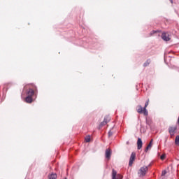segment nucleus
Listing matches in <instances>:
<instances>
[{
  "label": "nucleus",
  "mask_w": 179,
  "mask_h": 179,
  "mask_svg": "<svg viewBox=\"0 0 179 179\" xmlns=\"http://www.w3.org/2000/svg\"><path fill=\"white\" fill-rule=\"evenodd\" d=\"M148 170H149V168L146 166L141 167L138 172L139 177H145V176H146V172L148 171Z\"/></svg>",
  "instance_id": "1"
},
{
  "label": "nucleus",
  "mask_w": 179,
  "mask_h": 179,
  "mask_svg": "<svg viewBox=\"0 0 179 179\" xmlns=\"http://www.w3.org/2000/svg\"><path fill=\"white\" fill-rule=\"evenodd\" d=\"M137 112L138 113V114H144V115H148V110L145 109V108L142 107V106L138 105L137 106Z\"/></svg>",
  "instance_id": "2"
},
{
  "label": "nucleus",
  "mask_w": 179,
  "mask_h": 179,
  "mask_svg": "<svg viewBox=\"0 0 179 179\" xmlns=\"http://www.w3.org/2000/svg\"><path fill=\"white\" fill-rule=\"evenodd\" d=\"M112 179H122V176L120 174H117V171L113 169Z\"/></svg>",
  "instance_id": "3"
},
{
  "label": "nucleus",
  "mask_w": 179,
  "mask_h": 179,
  "mask_svg": "<svg viewBox=\"0 0 179 179\" xmlns=\"http://www.w3.org/2000/svg\"><path fill=\"white\" fill-rule=\"evenodd\" d=\"M135 157H136V154L135 152H131L129 162V166H131L132 164H134V162H135Z\"/></svg>",
  "instance_id": "4"
},
{
  "label": "nucleus",
  "mask_w": 179,
  "mask_h": 179,
  "mask_svg": "<svg viewBox=\"0 0 179 179\" xmlns=\"http://www.w3.org/2000/svg\"><path fill=\"white\" fill-rule=\"evenodd\" d=\"M162 38L164 41H170V36H169V34H166V32L162 33Z\"/></svg>",
  "instance_id": "5"
},
{
  "label": "nucleus",
  "mask_w": 179,
  "mask_h": 179,
  "mask_svg": "<svg viewBox=\"0 0 179 179\" xmlns=\"http://www.w3.org/2000/svg\"><path fill=\"white\" fill-rule=\"evenodd\" d=\"M105 156H106V158L108 159V160H110L111 157V150L106 149L105 152Z\"/></svg>",
  "instance_id": "6"
},
{
  "label": "nucleus",
  "mask_w": 179,
  "mask_h": 179,
  "mask_svg": "<svg viewBox=\"0 0 179 179\" xmlns=\"http://www.w3.org/2000/svg\"><path fill=\"white\" fill-rule=\"evenodd\" d=\"M142 139L141 138H138L137 141V149H142Z\"/></svg>",
  "instance_id": "7"
},
{
  "label": "nucleus",
  "mask_w": 179,
  "mask_h": 179,
  "mask_svg": "<svg viewBox=\"0 0 179 179\" xmlns=\"http://www.w3.org/2000/svg\"><path fill=\"white\" fill-rule=\"evenodd\" d=\"M27 96L29 97H31L32 96H34V90H33V89H29L27 92Z\"/></svg>",
  "instance_id": "8"
},
{
  "label": "nucleus",
  "mask_w": 179,
  "mask_h": 179,
  "mask_svg": "<svg viewBox=\"0 0 179 179\" xmlns=\"http://www.w3.org/2000/svg\"><path fill=\"white\" fill-rule=\"evenodd\" d=\"M176 129H177L176 127H169V134L171 136H173V135H174V133L176 132Z\"/></svg>",
  "instance_id": "9"
},
{
  "label": "nucleus",
  "mask_w": 179,
  "mask_h": 179,
  "mask_svg": "<svg viewBox=\"0 0 179 179\" xmlns=\"http://www.w3.org/2000/svg\"><path fill=\"white\" fill-rule=\"evenodd\" d=\"M152 145H153V140H151L149 144L148 145V146L146 147L145 152H148L149 149H152Z\"/></svg>",
  "instance_id": "10"
},
{
  "label": "nucleus",
  "mask_w": 179,
  "mask_h": 179,
  "mask_svg": "<svg viewBox=\"0 0 179 179\" xmlns=\"http://www.w3.org/2000/svg\"><path fill=\"white\" fill-rule=\"evenodd\" d=\"M26 103H33V98L31 96H27L25 98Z\"/></svg>",
  "instance_id": "11"
},
{
  "label": "nucleus",
  "mask_w": 179,
  "mask_h": 179,
  "mask_svg": "<svg viewBox=\"0 0 179 179\" xmlns=\"http://www.w3.org/2000/svg\"><path fill=\"white\" fill-rule=\"evenodd\" d=\"M57 177H58V176L57 175V173H51L49 176V179H57Z\"/></svg>",
  "instance_id": "12"
},
{
  "label": "nucleus",
  "mask_w": 179,
  "mask_h": 179,
  "mask_svg": "<svg viewBox=\"0 0 179 179\" xmlns=\"http://www.w3.org/2000/svg\"><path fill=\"white\" fill-rule=\"evenodd\" d=\"M110 120H111L110 116H106L103 119V121H105L107 124V123L110 122Z\"/></svg>",
  "instance_id": "13"
},
{
  "label": "nucleus",
  "mask_w": 179,
  "mask_h": 179,
  "mask_svg": "<svg viewBox=\"0 0 179 179\" xmlns=\"http://www.w3.org/2000/svg\"><path fill=\"white\" fill-rule=\"evenodd\" d=\"M175 143L176 145H179V136H176L175 138Z\"/></svg>",
  "instance_id": "14"
},
{
  "label": "nucleus",
  "mask_w": 179,
  "mask_h": 179,
  "mask_svg": "<svg viewBox=\"0 0 179 179\" xmlns=\"http://www.w3.org/2000/svg\"><path fill=\"white\" fill-rule=\"evenodd\" d=\"M150 64V59H148L145 63H144V66H148Z\"/></svg>",
  "instance_id": "15"
},
{
  "label": "nucleus",
  "mask_w": 179,
  "mask_h": 179,
  "mask_svg": "<svg viewBox=\"0 0 179 179\" xmlns=\"http://www.w3.org/2000/svg\"><path fill=\"white\" fill-rule=\"evenodd\" d=\"M106 122L103 120L102 122H101L99 127H104V125H106Z\"/></svg>",
  "instance_id": "16"
},
{
  "label": "nucleus",
  "mask_w": 179,
  "mask_h": 179,
  "mask_svg": "<svg viewBox=\"0 0 179 179\" xmlns=\"http://www.w3.org/2000/svg\"><path fill=\"white\" fill-rule=\"evenodd\" d=\"M85 142H90V136H87L85 137Z\"/></svg>",
  "instance_id": "17"
},
{
  "label": "nucleus",
  "mask_w": 179,
  "mask_h": 179,
  "mask_svg": "<svg viewBox=\"0 0 179 179\" xmlns=\"http://www.w3.org/2000/svg\"><path fill=\"white\" fill-rule=\"evenodd\" d=\"M148 106H149V99H148L147 101L145 102L144 108L146 109V107H148Z\"/></svg>",
  "instance_id": "18"
},
{
  "label": "nucleus",
  "mask_w": 179,
  "mask_h": 179,
  "mask_svg": "<svg viewBox=\"0 0 179 179\" xmlns=\"http://www.w3.org/2000/svg\"><path fill=\"white\" fill-rule=\"evenodd\" d=\"M113 131H111V130H110L109 131H108V138H110V136H113Z\"/></svg>",
  "instance_id": "19"
},
{
  "label": "nucleus",
  "mask_w": 179,
  "mask_h": 179,
  "mask_svg": "<svg viewBox=\"0 0 179 179\" xmlns=\"http://www.w3.org/2000/svg\"><path fill=\"white\" fill-rule=\"evenodd\" d=\"M166 174H167V171L166 170H164L162 173V176L163 177V176H166Z\"/></svg>",
  "instance_id": "20"
},
{
  "label": "nucleus",
  "mask_w": 179,
  "mask_h": 179,
  "mask_svg": "<svg viewBox=\"0 0 179 179\" xmlns=\"http://www.w3.org/2000/svg\"><path fill=\"white\" fill-rule=\"evenodd\" d=\"M155 33H157V31H152L150 34H155Z\"/></svg>",
  "instance_id": "21"
},
{
  "label": "nucleus",
  "mask_w": 179,
  "mask_h": 179,
  "mask_svg": "<svg viewBox=\"0 0 179 179\" xmlns=\"http://www.w3.org/2000/svg\"><path fill=\"white\" fill-rule=\"evenodd\" d=\"M164 159V155L161 156V159L163 160Z\"/></svg>",
  "instance_id": "22"
},
{
  "label": "nucleus",
  "mask_w": 179,
  "mask_h": 179,
  "mask_svg": "<svg viewBox=\"0 0 179 179\" xmlns=\"http://www.w3.org/2000/svg\"><path fill=\"white\" fill-rule=\"evenodd\" d=\"M169 1H170V2H171V3H173V0H169Z\"/></svg>",
  "instance_id": "23"
},
{
  "label": "nucleus",
  "mask_w": 179,
  "mask_h": 179,
  "mask_svg": "<svg viewBox=\"0 0 179 179\" xmlns=\"http://www.w3.org/2000/svg\"><path fill=\"white\" fill-rule=\"evenodd\" d=\"M64 179H66V178H64Z\"/></svg>",
  "instance_id": "24"
}]
</instances>
